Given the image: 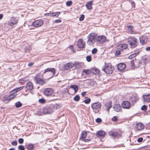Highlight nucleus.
Segmentation results:
<instances>
[{"mask_svg":"<svg viewBox=\"0 0 150 150\" xmlns=\"http://www.w3.org/2000/svg\"><path fill=\"white\" fill-rule=\"evenodd\" d=\"M105 66L102 68L103 71L107 74L112 73L114 70V67L110 64H106V63H105Z\"/></svg>","mask_w":150,"mask_h":150,"instance_id":"f03ea898","label":"nucleus"},{"mask_svg":"<svg viewBox=\"0 0 150 150\" xmlns=\"http://www.w3.org/2000/svg\"><path fill=\"white\" fill-rule=\"evenodd\" d=\"M127 28L128 29V30L131 33H132L133 32V30L132 29V26L130 25H127Z\"/></svg>","mask_w":150,"mask_h":150,"instance_id":"f704fd0d","label":"nucleus"},{"mask_svg":"<svg viewBox=\"0 0 150 150\" xmlns=\"http://www.w3.org/2000/svg\"><path fill=\"white\" fill-rule=\"evenodd\" d=\"M16 96V94H13L12 95L10 96V97H9V98L8 99H11L14 98Z\"/></svg>","mask_w":150,"mask_h":150,"instance_id":"5fc2aeb1","label":"nucleus"},{"mask_svg":"<svg viewBox=\"0 0 150 150\" xmlns=\"http://www.w3.org/2000/svg\"><path fill=\"white\" fill-rule=\"evenodd\" d=\"M83 72L86 73V75H88L91 72V71L89 69H83Z\"/></svg>","mask_w":150,"mask_h":150,"instance_id":"7c9ffc66","label":"nucleus"},{"mask_svg":"<svg viewBox=\"0 0 150 150\" xmlns=\"http://www.w3.org/2000/svg\"><path fill=\"white\" fill-rule=\"evenodd\" d=\"M39 101L40 103H44L45 102V100L44 99H40Z\"/></svg>","mask_w":150,"mask_h":150,"instance_id":"a19ab883","label":"nucleus"},{"mask_svg":"<svg viewBox=\"0 0 150 150\" xmlns=\"http://www.w3.org/2000/svg\"><path fill=\"white\" fill-rule=\"evenodd\" d=\"M53 111L51 105L45 107L43 109V113L44 114H50Z\"/></svg>","mask_w":150,"mask_h":150,"instance_id":"39448f33","label":"nucleus"},{"mask_svg":"<svg viewBox=\"0 0 150 150\" xmlns=\"http://www.w3.org/2000/svg\"><path fill=\"white\" fill-rule=\"evenodd\" d=\"M146 50L147 51H150V47H148L146 48Z\"/></svg>","mask_w":150,"mask_h":150,"instance_id":"e2e57ef3","label":"nucleus"},{"mask_svg":"<svg viewBox=\"0 0 150 150\" xmlns=\"http://www.w3.org/2000/svg\"><path fill=\"white\" fill-rule=\"evenodd\" d=\"M86 99L84 100V102L86 104H88L89 103L91 100V99L90 98H87V97H86Z\"/></svg>","mask_w":150,"mask_h":150,"instance_id":"2f4dec72","label":"nucleus"},{"mask_svg":"<svg viewBox=\"0 0 150 150\" xmlns=\"http://www.w3.org/2000/svg\"><path fill=\"white\" fill-rule=\"evenodd\" d=\"M28 80L24 78V79H22L19 80V82L20 83H21L23 82H26V81H27Z\"/></svg>","mask_w":150,"mask_h":150,"instance_id":"49530a36","label":"nucleus"},{"mask_svg":"<svg viewBox=\"0 0 150 150\" xmlns=\"http://www.w3.org/2000/svg\"><path fill=\"white\" fill-rule=\"evenodd\" d=\"M143 97L145 101L147 103L150 102V94L144 95Z\"/></svg>","mask_w":150,"mask_h":150,"instance_id":"5701e85b","label":"nucleus"},{"mask_svg":"<svg viewBox=\"0 0 150 150\" xmlns=\"http://www.w3.org/2000/svg\"><path fill=\"white\" fill-rule=\"evenodd\" d=\"M60 13V12H54L52 13V16L57 17Z\"/></svg>","mask_w":150,"mask_h":150,"instance_id":"473e14b6","label":"nucleus"},{"mask_svg":"<svg viewBox=\"0 0 150 150\" xmlns=\"http://www.w3.org/2000/svg\"><path fill=\"white\" fill-rule=\"evenodd\" d=\"M105 107H106L107 110L108 112L109 111L110 109L112 106V103L111 102H108L106 103L105 105Z\"/></svg>","mask_w":150,"mask_h":150,"instance_id":"cd10ccee","label":"nucleus"},{"mask_svg":"<svg viewBox=\"0 0 150 150\" xmlns=\"http://www.w3.org/2000/svg\"><path fill=\"white\" fill-rule=\"evenodd\" d=\"M141 109L142 110H146L147 109V106L145 105H143L141 107Z\"/></svg>","mask_w":150,"mask_h":150,"instance_id":"ea45409f","label":"nucleus"},{"mask_svg":"<svg viewBox=\"0 0 150 150\" xmlns=\"http://www.w3.org/2000/svg\"><path fill=\"white\" fill-rule=\"evenodd\" d=\"M9 150H15L14 149L12 148L9 149Z\"/></svg>","mask_w":150,"mask_h":150,"instance_id":"774afa93","label":"nucleus"},{"mask_svg":"<svg viewBox=\"0 0 150 150\" xmlns=\"http://www.w3.org/2000/svg\"><path fill=\"white\" fill-rule=\"evenodd\" d=\"M120 54V50H117L116 51L115 54L116 56L119 55Z\"/></svg>","mask_w":150,"mask_h":150,"instance_id":"3c124183","label":"nucleus"},{"mask_svg":"<svg viewBox=\"0 0 150 150\" xmlns=\"http://www.w3.org/2000/svg\"><path fill=\"white\" fill-rule=\"evenodd\" d=\"M84 18V16L83 15H81L79 18L80 21H82L83 20Z\"/></svg>","mask_w":150,"mask_h":150,"instance_id":"de8ad7c7","label":"nucleus"},{"mask_svg":"<svg viewBox=\"0 0 150 150\" xmlns=\"http://www.w3.org/2000/svg\"><path fill=\"white\" fill-rule=\"evenodd\" d=\"M96 121L97 123H100L101 122L102 120L100 118H98L96 119Z\"/></svg>","mask_w":150,"mask_h":150,"instance_id":"8fccbe9b","label":"nucleus"},{"mask_svg":"<svg viewBox=\"0 0 150 150\" xmlns=\"http://www.w3.org/2000/svg\"><path fill=\"white\" fill-rule=\"evenodd\" d=\"M96 40L100 43H103L105 42L106 40L105 37L102 35L97 37Z\"/></svg>","mask_w":150,"mask_h":150,"instance_id":"ddd939ff","label":"nucleus"},{"mask_svg":"<svg viewBox=\"0 0 150 150\" xmlns=\"http://www.w3.org/2000/svg\"><path fill=\"white\" fill-rule=\"evenodd\" d=\"M93 1H91L88 2L86 5V6L87 9L91 10L92 9V5L93 4Z\"/></svg>","mask_w":150,"mask_h":150,"instance_id":"b1692460","label":"nucleus"},{"mask_svg":"<svg viewBox=\"0 0 150 150\" xmlns=\"http://www.w3.org/2000/svg\"><path fill=\"white\" fill-rule=\"evenodd\" d=\"M33 64V63L32 62H30V63H29L28 64V66L30 67V66H32Z\"/></svg>","mask_w":150,"mask_h":150,"instance_id":"680f3d73","label":"nucleus"},{"mask_svg":"<svg viewBox=\"0 0 150 150\" xmlns=\"http://www.w3.org/2000/svg\"><path fill=\"white\" fill-rule=\"evenodd\" d=\"M105 132L103 130L99 131L97 132L96 134L97 137H103L105 134Z\"/></svg>","mask_w":150,"mask_h":150,"instance_id":"4be33fe9","label":"nucleus"},{"mask_svg":"<svg viewBox=\"0 0 150 150\" xmlns=\"http://www.w3.org/2000/svg\"><path fill=\"white\" fill-rule=\"evenodd\" d=\"M69 49L71 50V51L72 52L74 51V49L73 48V46H71L69 47Z\"/></svg>","mask_w":150,"mask_h":150,"instance_id":"13d9d810","label":"nucleus"},{"mask_svg":"<svg viewBox=\"0 0 150 150\" xmlns=\"http://www.w3.org/2000/svg\"><path fill=\"white\" fill-rule=\"evenodd\" d=\"M18 142L20 144H22L24 142V140L23 138H20L18 140Z\"/></svg>","mask_w":150,"mask_h":150,"instance_id":"37998d69","label":"nucleus"},{"mask_svg":"<svg viewBox=\"0 0 150 150\" xmlns=\"http://www.w3.org/2000/svg\"><path fill=\"white\" fill-rule=\"evenodd\" d=\"M130 64L132 67H134V61L133 60H132L130 61Z\"/></svg>","mask_w":150,"mask_h":150,"instance_id":"09e8293b","label":"nucleus"},{"mask_svg":"<svg viewBox=\"0 0 150 150\" xmlns=\"http://www.w3.org/2000/svg\"><path fill=\"white\" fill-rule=\"evenodd\" d=\"M15 105L16 108H19L22 106V104L20 102H18L15 103Z\"/></svg>","mask_w":150,"mask_h":150,"instance_id":"c9c22d12","label":"nucleus"},{"mask_svg":"<svg viewBox=\"0 0 150 150\" xmlns=\"http://www.w3.org/2000/svg\"><path fill=\"white\" fill-rule=\"evenodd\" d=\"M86 60L88 62H90L91 60V57L88 55L86 57Z\"/></svg>","mask_w":150,"mask_h":150,"instance_id":"4c0bfd02","label":"nucleus"},{"mask_svg":"<svg viewBox=\"0 0 150 150\" xmlns=\"http://www.w3.org/2000/svg\"><path fill=\"white\" fill-rule=\"evenodd\" d=\"M35 79L36 84H38L42 85L46 83L45 80L42 79L37 77H35Z\"/></svg>","mask_w":150,"mask_h":150,"instance_id":"0eeeda50","label":"nucleus"},{"mask_svg":"<svg viewBox=\"0 0 150 150\" xmlns=\"http://www.w3.org/2000/svg\"><path fill=\"white\" fill-rule=\"evenodd\" d=\"M128 47V46L127 44H121L117 46V49L120 50H122L123 49H126Z\"/></svg>","mask_w":150,"mask_h":150,"instance_id":"aec40b11","label":"nucleus"},{"mask_svg":"<svg viewBox=\"0 0 150 150\" xmlns=\"http://www.w3.org/2000/svg\"><path fill=\"white\" fill-rule=\"evenodd\" d=\"M117 116H115L112 118V120L113 121H117Z\"/></svg>","mask_w":150,"mask_h":150,"instance_id":"864d4df0","label":"nucleus"},{"mask_svg":"<svg viewBox=\"0 0 150 150\" xmlns=\"http://www.w3.org/2000/svg\"><path fill=\"white\" fill-rule=\"evenodd\" d=\"M55 72L56 71L53 68H47L45 70L44 74L47 72H50L51 76L50 77L51 78L54 75Z\"/></svg>","mask_w":150,"mask_h":150,"instance_id":"423d86ee","label":"nucleus"},{"mask_svg":"<svg viewBox=\"0 0 150 150\" xmlns=\"http://www.w3.org/2000/svg\"><path fill=\"white\" fill-rule=\"evenodd\" d=\"M25 51V52H28L29 51V49L27 47H26L24 49Z\"/></svg>","mask_w":150,"mask_h":150,"instance_id":"4d7b16f0","label":"nucleus"},{"mask_svg":"<svg viewBox=\"0 0 150 150\" xmlns=\"http://www.w3.org/2000/svg\"><path fill=\"white\" fill-rule=\"evenodd\" d=\"M127 42L131 48H134L137 45V39L134 37H129L128 39Z\"/></svg>","mask_w":150,"mask_h":150,"instance_id":"f257e3e1","label":"nucleus"},{"mask_svg":"<svg viewBox=\"0 0 150 150\" xmlns=\"http://www.w3.org/2000/svg\"><path fill=\"white\" fill-rule=\"evenodd\" d=\"M51 106H52V108H53L55 109H58L60 108L62 106L60 104H52L51 105Z\"/></svg>","mask_w":150,"mask_h":150,"instance_id":"a878e982","label":"nucleus"},{"mask_svg":"<svg viewBox=\"0 0 150 150\" xmlns=\"http://www.w3.org/2000/svg\"><path fill=\"white\" fill-rule=\"evenodd\" d=\"M72 4V2L71 1H68L66 2V4L68 6H70Z\"/></svg>","mask_w":150,"mask_h":150,"instance_id":"79ce46f5","label":"nucleus"},{"mask_svg":"<svg viewBox=\"0 0 150 150\" xmlns=\"http://www.w3.org/2000/svg\"><path fill=\"white\" fill-rule=\"evenodd\" d=\"M70 88L74 90L75 93H76L79 89L78 86L75 84L71 85L70 86Z\"/></svg>","mask_w":150,"mask_h":150,"instance_id":"bb28decb","label":"nucleus"},{"mask_svg":"<svg viewBox=\"0 0 150 150\" xmlns=\"http://www.w3.org/2000/svg\"><path fill=\"white\" fill-rule=\"evenodd\" d=\"M45 15L46 16H49V13H46Z\"/></svg>","mask_w":150,"mask_h":150,"instance_id":"338daca9","label":"nucleus"},{"mask_svg":"<svg viewBox=\"0 0 150 150\" xmlns=\"http://www.w3.org/2000/svg\"><path fill=\"white\" fill-rule=\"evenodd\" d=\"M86 92H82L81 93V95L82 96V97L84 96H85V95L86 94Z\"/></svg>","mask_w":150,"mask_h":150,"instance_id":"052dcab7","label":"nucleus"},{"mask_svg":"<svg viewBox=\"0 0 150 150\" xmlns=\"http://www.w3.org/2000/svg\"><path fill=\"white\" fill-rule=\"evenodd\" d=\"M25 88L28 90H32L33 88V83L31 82H28L26 84Z\"/></svg>","mask_w":150,"mask_h":150,"instance_id":"412c9836","label":"nucleus"},{"mask_svg":"<svg viewBox=\"0 0 150 150\" xmlns=\"http://www.w3.org/2000/svg\"><path fill=\"white\" fill-rule=\"evenodd\" d=\"M62 21L60 20H59V19H58V20H55L54 21V23H60V22H61Z\"/></svg>","mask_w":150,"mask_h":150,"instance_id":"6e6d98bb","label":"nucleus"},{"mask_svg":"<svg viewBox=\"0 0 150 150\" xmlns=\"http://www.w3.org/2000/svg\"><path fill=\"white\" fill-rule=\"evenodd\" d=\"M143 140V138L142 137H140L139 138L137 139V142H140L142 141Z\"/></svg>","mask_w":150,"mask_h":150,"instance_id":"603ef678","label":"nucleus"},{"mask_svg":"<svg viewBox=\"0 0 150 150\" xmlns=\"http://www.w3.org/2000/svg\"><path fill=\"white\" fill-rule=\"evenodd\" d=\"M43 23V21L42 20H37L33 23V25L35 27L40 26Z\"/></svg>","mask_w":150,"mask_h":150,"instance_id":"1a4fd4ad","label":"nucleus"},{"mask_svg":"<svg viewBox=\"0 0 150 150\" xmlns=\"http://www.w3.org/2000/svg\"><path fill=\"white\" fill-rule=\"evenodd\" d=\"M80 97L79 95H76V96L74 98V101H78L80 100Z\"/></svg>","mask_w":150,"mask_h":150,"instance_id":"72a5a7b5","label":"nucleus"},{"mask_svg":"<svg viewBox=\"0 0 150 150\" xmlns=\"http://www.w3.org/2000/svg\"><path fill=\"white\" fill-rule=\"evenodd\" d=\"M3 17V15L2 14H0V20L2 19Z\"/></svg>","mask_w":150,"mask_h":150,"instance_id":"0e129e2a","label":"nucleus"},{"mask_svg":"<svg viewBox=\"0 0 150 150\" xmlns=\"http://www.w3.org/2000/svg\"><path fill=\"white\" fill-rule=\"evenodd\" d=\"M42 114V112H41L39 111L37 113V115L38 116H40Z\"/></svg>","mask_w":150,"mask_h":150,"instance_id":"bf43d9fd","label":"nucleus"},{"mask_svg":"<svg viewBox=\"0 0 150 150\" xmlns=\"http://www.w3.org/2000/svg\"><path fill=\"white\" fill-rule=\"evenodd\" d=\"M109 135L113 137H118V134L117 132L111 131L109 132Z\"/></svg>","mask_w":150,"mask_h":150,"instance_id":"393cba45","label":"nucleus"},{"mask_svg":"<svg viewBox=\"0 0 150 150\" xmlns=\"http://www.w3.org/2000/svg\"><path fill=\"white\" fill-rule=\"evenodd\" d=\"M74 66V64L73 63L71 62L69 63L64 65V68L65 69L67 70L73 67Z\"/></svg>","mask_w":150,"mask_h":150,"instance_id":"f3484780","label":"nucleus"},{"mask_svg":"<svg viewBox=\"0 0 150 150\" xmlns=\"http://www.w3.org/2000/svg\"><path fill=\"white\" fill-rule=\"evenodd\" d=\"M24 86H22L21 87H19L16 89L15 90H13V91L14 92V93H16L18 92V91H19L22 89L24 88Z\"/></svg>","mask_w":150,"mask_h":150,"instance_id":"c85d7f7f","label":"nucleus"},{"mask_svg":"<svg viewBox=\"0 0 150 150\" xmlns=\"http://www.w3.org/2000/svg\"><path fill=\"white\" fill-rule=\"evenodd\" d=\"M144 126L143 124L141 123H138L136 124V125L135 126V128L138 130H140L143 129Z\"/></svg>","mask_w":150,"mask_h":150,"instance_id":"6ab92c4d","label":"nucleus"},{"mask_svg":"<svg viewBox=\"0 0 150 150\" xmlns=\"http://www.w3.org/2000/svg\"><path fill=\"white\" fill-rule=\"evenodd\" d=\"M140 42L142 44L146 43L147 41V38L146 36H142L139 38Z\"/></svg>","mask_w":150,"mask_h":150,"instance_id":"a211bd4d","label":"nucleus"},{"mask_svg":"<svg viewBox=\"0 0 150 150\" xmlns=\"http://www.w3.org/2000/svg\"><path fill=\"white\" fill-rule=\"evenodd\" d=\"M53 90L50 88L45 89L44 91V93L46 96H48L51 95L53 93Z\"/></svg>","mask_w":150,"mask_h":150,"instance_id":"6e6552de","label":"nucleus"},{"mask_svg":"<svg viewBox=\"0 0 150 150\" xmlns=\"http://www.w3.org/2000/svg\"><path fill=\"white\" fill-rule=\"evenodd\" d=\"M85 44V42H83L82 39H80L77 42V45L80 48H83L84 47Z\"/></svg>","mask_w":150,"mask_h":150,"instance_id":"4468645a","label":"nucleus"},{"mask_svg":"<svg viewBox=\"0 0 150 150\" xmlns=\"http://www.w3.org/2000/svg\"><path fill=\"white\" fill-rule=\"evenodd\" d=\"M97 51V50L96 48H94L92 51V53L93 54H96Z\"/></svg>","mask_w":150,"mask_h":150,"instance_id":"a18cd8bd","label":"nucleus"},{"mask_svg":"<svg viewBox=\"0 0 150 150\" xmlns=\"http://www.w3.org/2000/svg\"><path fill=\"white\" fill-rule=\"evenodd\" d=\"M96 35L94 33L90 34L88 36V40L87 43L89 45H91L95 43Z\"/></svg>","mask_w":150,"mask_h":150,"instance_id":"7ed1b4c3","label":"nucleus"},{"mask_svg":"<svg viewBox=\"0 0 150 150\" xmlns=\"http://www.w3.org/2000/svg\"><path fill=\"white\" fill-rule=\"evenodd\" d=\"M18 21V20L14 17H12L11 18L10 22L8 23V24L11 26H13L14 25L17 24Z\"/></svg>","mask_w":150,"mask_h":150,"instance_id":"9d476101","label":"nucleus"},{"mask_svg":"<svg viewBox=\"0 0 150 150\" xmlns=\"http://www.w3.org/2000/svg\"><path fill=\"white\" fill-rule=\"evenodd\" d=\"M18 142L16 141H13L11 142V144L12 145L15 146L17 145Z\"/></svg>","mask_w":150,"mask_h":150,"instance_id":"c03bdc74","label":"nucleus"},{"mask_svg":"<svg viewBox=\"0 0 150 150\" xmlns=\"http://www.w3.org/2000/svg\"><path fill=\"white\" fill-rule=\"evenodd\" d=\"M101 106V103L99 102L93 103L91 105V108L93 109V111L95 112H99Z\"/></svg>","mask_w":150,"mask_h":150,"instance_id":"20e7f679","label":"nucleus"},{"mask_svg":"<svg viewBox=\"0 0 150 150\" xmlns=\"http://www.w3.org/2000/svg\"><path fill=\"white\" fill-rule=\"evenodd\" d=\"M87 135V132L86 131H83L81 134V136L80 137V139L82 141L85 140L86 142H88L89 140L88 139H86L85 140V139L86 138Z\"/></svg>","mask_w":150,"mask_h":150,"instance_id":"f8f14e48","label":"nucleus"},{"mask_svg":"<svg viewBox=\"0 0 150 150\" xmlns=\"http://www.w3.org/2000/svg\"><path fill=\"white\" fill-rule=\"evenodd\" d=\"M137 54L136 53L130 55L128 57V58L130 59H132V58L135 57L136 56Z\"/></svg>","mask_w":150,"mask_h":150,"instance_id":"e433bc0d","label":"nucleus"},{"mask_svg":"<svg viewBox=\"0 0 150 150\" xmlns=\"http://www.w3.org/2000/svg\"><path fill=\"white\" fill-rule=\"evenodd\" d=\"M130 103L127 101H124L122 103V106L123 108L128 109L130 108Z\"/></svg>","mask_w":150,"mask_h":150,"instance_id":"9b49d317","label":"nucleus"},{"mask_svg":"<svg viewBox=\"0 0 150 150\" xmlns=\"http://www.w3.org/2000/svg\"><path fill=\"white\" fill-rule=\"evenodd\" d=\"M113 109L115 111L118 112L121 110L122 108L120 104H116L113 105Z\"/></svg>","mask_w":150,"mask_h":150,"instance_id":"dca6fc26","label":"nucleus"},{"mask_svg":"<svg viewBox=\"0 0 150 150\" xmlns=\"http://www.w3.org/2000/svg\"><path fill=\"white\" fill-rule=\"evenodd\" d=\"M95 71H96L97 73H100V70L98 69H96L95 70Z\"/></svg>","mask_w":150,"mask_h":150,"instance_id":"69168bd1","label":"nucleus"},{"mask_svg":"<svg viewBox=\"0 0 150 150\" xmlns=\"http://www.w3.org/2000/svg\"><path fill=\"white\" fill-rule=\"evenodd\" d=\"M126 67V65L125 64L122 63L119 64L117 66L118 70L120 71H122Z\"/></svg>","mask_w":150,"mask_h":150,"instance_id":"2eb2a0df","label":"nucleus"},{"mask_svg":"<svg viewBox=\"0 0 150 150\" xmlns=\"http://www.w3.org/2000/svg\"><path fill=\"white\" fill-rule=\"evenodd\" d=\"M18 149L19 150H25L24 147L22 145H19L18 147Z\"/></svg>","mask_w":150,"mask_h":150,"instance_id":"58836bf2","label":"nucleus"},{"mask_svg":"<svg viewBox=\"0 0 150 150\" xmlns=\"http://www.w3.org/2000/svg\"><path fill=\"white\" fill-rule=\"evenodd\" d=\"M34 148V145L33 144H29L27 147V149L29 150H31Z\"/></svg>","mask_w":150,"mask_h":150,"instance_id":"c756f323","label":"nucleus"}]
</instances>
